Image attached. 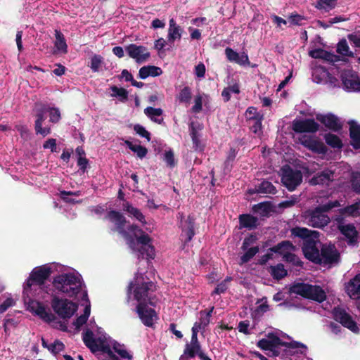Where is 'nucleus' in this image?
Segmentation results:
<instances>
[{
	"label": "nucleus",
	"mask_w": 360,
	"mask_h": 360,
	"mask_svg": "<svg viewBox=\"0 0 360 360\" xmlns=\"http://www.w3.org/2000/svg\"><path fill=\"white\" fill-rule=\"evenodd\" d=\"M192 98L191 89L189 86H184L176 96L180 103H189Z\"/></svg>",
	"instance_id": "45"
},
{
	"label": "nucleus",
	"mask_w": 360,
	"mask_h": 360,
	"mask_svg": "<svg viewBox=\"0 0 360 360\" xmlns=\"http://www.w3.org/2000/svg\"><path fill=\"white\" fill-rule=\"evenodd\" d=\"M103 63V58L101 55L95 54L91 58L90 68L94 72H98Z\"/></svg>",
	"instance_id": "48"
},
{
	"label": "nucleus",
	"mask_w": 360,
	"mask_h": 360,
	"mask_svg": "<svg viewBox=\"0 0 360 360\" xmlns=\"http://www.w3.org/2000/svg\"><path fill=\"white\" fill-rule=\"evenodd\" d=\"M134 131L140 136L145 138L148 141H150V133L147 131L145 127L139 124H136L134 126Z\"/></svg>",
	"instance_id": "55"
},
{
	"label": "nucleus",
	"mask_w": 360,
	"mask_h": 360,
	"mask_svg": "<svg viewBox=\"0 0 360 360\" xmlns=\"http://www.w3.org/2000/svg\"><path fill=\"white\" fill-rule=\"evenodd\" d=\"M250 193L253 194L255 193H269V194H276L277 190L276 187L272 184L271 182L269 181H263L259 185L255 186V191L250 190Z\"/></svg>",
	"instance_id": "31"
},
{
	"label": "nucleus",
	"mask_w": 360,
	"mask_h": 360,
	"mask_svg": "<svg viewBox=\"0 0 360 360\" xmlns=\"http://www.w3.org/2000/svg\"><path fill=\"white\" fill-rule=\"evenodd\" d=\"M257 346L259 348H260L262 350L268 351V350H271V348H273V347H276L277 346H281V345L274 342H272L269 340L263 338V339L259 340L257 342Z\"/></svg>",
	"instance_id": "51"
},
{
	"label": "nucleus",
	"mask_w": 360,
	"mask_h": 360,
	"mask_svg": "<svg viewBox=\"0 0 360 360\" xmlns=\"http://www.w3.org/2000/svg\"><path fill=\"white\" fill-rule=\"evenodd\" d=\"M163 160L166 162L167 166L170 168H174L177 164L174 152L171 149L165 152Z\"/></svg>",
	"instance_id": "53"
},
{
	"label": "nucleus",
	"mask_w": 360,
	"mask_h": 360,
	"mask_svg": "<svg viewBox=\"0 0 360 360\" xmlns=\"http://www.w3.org/2000/svg\"><path fill=\"white\" fill-rule=\"evenodd\" d=\"M351 144L355 149H360V124L356 122H350Z\"/></svg>",
	"instance_id": "30"
},
{
	"label": "nucleus",
	"mask_w": 360,
	"mask_h": 360,
	"mask_svg": "<svg viewBox=\"0 0 360 360\" xmlns=\"http://www.w3.org/2000/svg\"><path fill=\"white\" fill-rule=\"evenodd\" d=\"M292 129L295 133H314V119H295L292 122Z\"/></svg>",
	"instance_id": "15"
},
{
	"label": "nucleus",
	"mask_w": 360,
	"mask_h": 360,
	"mask_svg": "<svg viewBox=\"0 0 360 360\" xmlns=\"http://www.w3.org/2000/svg\"><path fill=\"white\" fill-rule=\"evenodd\" d=\"M303 20H304V17L297 13H292L288 17L291 25H302L301 21Z\"/></svg>",
	"instance_id": "59"
},
{
	"label": "nucleus",
	"mask_w": 360,
	"mask_h": 360,
	"mask_svg": "<svg viewBox=\"0 0 360 360\" xmlns=\"http://www.w3.org/2000/svg\"><path fill=\"white\" fill-rule=\"evenodd\" d=\"M323 139L327 145L335 150H340L343 147L342 141L338 135L326 133L324 134Z\"/></svg>",
	"instance_id": "34"
},
{
	"label": "nucleus",
	"mask_w": 360,
	"mask_h": 360,
	"mask_svg": "<svg viewBox=\"0 0 360 360\" xmlns=\"http://www.w3.org/2000/svg\"><path fill=\"white\" fill-rule=\"evenodd\" d=\"M316 302H319V303H321L324 300H326L327 295H326V289L316 285Z\"/></svg>",
	"instance_id": "63"
},
{
	"label": "nucleus",
	"mask_w": 360,
	"mask_h": 360,
	"mask_svg": "<svg viewBox=\"0 0 360 360\" xmlns=\"http://www.w3.org/2000/svg\"><path fill=\"white\" fill-rule=\"evenodd\" d=\"M267 340H269L272 342H274L283 347H289V348H298L300 347H304V346L302 344H300L299 342H283L278 336H277L274 333H269L267 334Z\"/></svg>",
	"instance_id": "37"
},
{
	"label": "nucleus",
	"mask_w": 360,
	"mask_h": 360,
	"mask_svg": "<svg viewBox=\"0 0 360 360\" xmlns=\"http://www.w3.org/2000/svg\"><path fill=\"white\" fill-rule=\"evenodd\" d=\"M162 70L160 68L154 65L143 66L139 71V77L145 79L148 77H158L162 75Z\"/></svg>",
	"instance_id": "26"
},
{
	"label": "nucleus",
	"mask_w": 360,
	"mask_h": 360,
	"mask_svg": "<svg viewBox=\"0 0 360 360\" xmlns=\"http://www.w3.org/2000/svg\"><path fill=\"white\" fill-rule=\"evenodd\" d=\"M51 274L52 269L46 265H42L33 269L24 285L23 292L27 293L34 285H39L43 289L45 281L49 279Z\"/></svg>",
	"instance_id": "4"
},
{
	"label": "nucleus",
	"mask_w": 360,
	"mask_h": 360,
	"mask_svg": "<svg viewBox=\"0 0 360 360\" xmlns=\"http://www.w3.org/2000/svg\"><path fill=\"white\" fill-rule=\"evenodd\" d=\"M52 284L56 290L70 297L77 295L82 290L79 276L72 273L58 275L53 278Z\"/></svg>",
	"instance_id": "2"
},
{
	"label": "nucleus",
	"mask_w": 360,
	"mask_h": 360,
	"mask_svg": "<svg viewBox=\"0 0 360 360\" xmlns=\"http://www.w3.org/2000/svg\"><path fill=\"white\" fill-rule=\"evenodd\" d=\"M283 260L287 263L291 264L294 266L302 267L303 266V262L295 253L286 252L283 257Z\"/></svg>",
	"instance_id": "42"
},
{
	"label": "nucleus",
	"mask_w": 360,
	"mask_h": 360,
	"mask_svg": "<svg viewBox=\"0 0 360 360\" xmlns=\"http://www.w3.org/2000/svg\"><path fill=\"white\" fill-rule=\"evenodd\" d=\"M225 54L228 60L230 62H234L236 63L237 60L239 59V53L230 47H227L225 49Z\"/></svg>",
	"instance_id": "60"
},
{
	"label": "nucleus",
	"mask_w": 360,
	"mask_h": 360,
	"mask_svg": "<svg viewBox=\"0 0 360 360\" xmlns=\"http://www.w3.org/2000/svg\"><path fill=\"white\" fill-rule=\"evenodd\" d=\"M281 182L290 191H293L302 181V174L300 170L293 169L289 165L281 168Z\"/></svg>",
	"instance_id": "7"
},
{
	"label": "nucleus",
	"mask_w": 360,
	"mask_h": 360,
	"mask_svg": "<svg viewBox=\"0 0 360 360\" xmlns=\"http://www.w3.org/2000/svg\"><path fill=\"white\" fill-rule=\"evenodd\" d=\"M245 252L240 257V264L248 263L252 258H253L257 253L259 252V248L258 246L248 248V250H245Z\"/></svg>",
	"instance_id": "44"
},
{
	"label": "nucleus",
	"mask_w": 360,
	"mask_h": 360,
	"mask_svg": "<svg viewBox=\"0 0 360 360\" xmlns=\"http://www.w3.org/2000/svg\"><path fill=\"white\" fill-rule=\"evenodd\" d=\"M148 305L155 306V303L153 301L152 298H149L148 302L138 303L136 311L141 322L146 326L153 328L154 326V319H157L158 316L155 310L150 308Z\"/></svg>",
	"instance_id": "8"
},
{
	"label": "nucleus",
	"mask_w": 360,
	"mask_h": 360,
	"mask_svg": "<svg viewBox=\"0 0 360 360\" xmlns=\"http://www.w3.org/2000/svg\"><path fill=\"white\" fill-rule=\"evenodd\" d=\"M346 292L352 299H360V274L353 278L345 286Z\"/></svg>",
	"instance_id": "21"
},
{
	"label": "nucleus",
	"mask_w": 360,
	"mask_h": 360,
	"mask_svg": "<svg viewBox=\"0 0 360 360\" xmlns=\"http://www.w3.org/2000/svg\"><path fill=\"white\" fill-rule=\"evenodd\" d=\"M299 141L304 147L315 153V136L304 134L299 138Z\"/></svg>",
	"instance_id": "41"
},
{
	"label": "nucleus",
	"mask_w": 360,
	"mask_h": 360,
	"mask_svg": "<svg viewBox=\"0 0 360 360\" xmlns=\"http://www.w3.org/2000/svg\"><path fill=\"white\" fill-rule=\"evenodd\" d=\"M333 314L335 320L340 322L342 326L354 333L359 332V328L356 323L345 309L340 307L335 308Z\"/></svg>",
	"instance_id": "10"
},
{
	"label": "nucleus",
	"mask_w": 360,
	"mask_h": 360,
	"mask_svg": "<svg viewBox=\"0 0 360 360\" xmlns=\"http://www.w3.org/2000/svg\"><path fill=\"white\" fill-rule=\"evenodd\" d=\"M47 111L49 112V121L53 123H57L60 121L61 116L58 108H46Z\"/></svg>",
	"instance_id": "56"
},
{
	"label": "nucleus",
	"mask_w": 360,
	"mask_h": 360,
	"mask_svg": "<svg viewBox=\"0 0 360 360\" xmlns=\"http://www.w3.org/2000/svg\"><path fill=\"white\" fill-rule=\"evenodd\" d=\"M110 90L112 91V96L118 97L121 102H125L128 99V91L124 88H119L117 86H111Z\"/></svg>",
	"instance_id": "43"
},
{
	"label": "nucleus",
	"mask_w": 360,
	"mask_h": 360,
	"mask_svg": "<svg viewBox=\"0 0 360 360\" xmlns=\"http://www.w3.org/2000/svg\"><path fill=\"white\" fill-rule=\"evenodd\" d=\"M317 244L318 240H316V263L328 267H330L334 264L338 263L339 254L334 245H321V251L319 253Z\"/></svg>",
	"instance_id": "6"
},
{
	"label": "nucleus",
	"mask_w": 360,
	"mask_h": 360,
	"mask_svg": "<svg viewBox=\"0 0 360 360\" xmlns=\"http://www.w3.org/2000/svg\"><path fill=\"white\" fill-rule=\"evenodd\" d=\"M338 229L340 232L347 238L349 244L353 245L356 241L357 231L352 224H344L341 222H339Z\"/></svg>",
	"instance_id": "23"
},
{
	"label": "nucleus",
	"mask_w": 360,
	"mask_h": 360,
	"mask_svg": "<svg viewBox=\"0 0 360 360\" xmlns=\"http://www.w3.org/2000/svg\"><path fill=\"white\" fill-rule=\"evenodd\" d=\"M336 5V0H319L316 2V8L328 11L333 9Z\"/></svg>",
	"instance_id": "50"
},
{
	"label": "nucleus",
	"mask_w": 360,
	"mask_h": 360,
	"mask_svg": "<svg viewBox=\"0 0 360 360\" xmlns=\"http://www.w3.org/2000/svg\"><path fill=\"white\" fill-rule=\"evenodd\" d=\"M127 229L129 231L134 233L138 243L147 246V257L153 259L155 257V250L154 247L150 244L151 238L136 224H131Z\"/></svg>",
	"instance_id": "9"
},
{
	"label": "nucleus",
	"mask_w": 360,
	"mask_h": 360,
	"mask_svg": "<svg viewBox=\"0 0 360 360\" xmlns=\"http://www.w3.org/2000/svg\"><path fill=\"white\" fill-rule=\"evenodd\" d=\"M82 340L86 346L87 340H89L91 344L96 345L97 348H101V346H104L107 343L105 337L101 336L97 338H94V333L89 329H87L83 334Z\"/></svg>",
	"instance_id": "29"
},
{
	"label": "nucleus",
	"mask_w": 360,
	"mask_h": 360,
	"mask_svg": "<svg viewBox=\"0 0 360 360\" xmlns=\"http://www.w3.org/2000/svg\"><path fill=\"white\" fill-rule=\"evenodd\" d=\"M342 213L347 215L358 216L360 214V200L355 204L347 206L342 210Z\"/></svg>",
	"instance_id": "52"
},
{
	"label": "nucleus",
	"mask_w": 360,
	"mask_h": 360,
	"mask_svg": "<svg viewBox=\"0 0 360 360\" xmlns=\"http://www.w3.org/2000/svg\"><path fill=\"white\" fill-rule=\"evenodd\" d=\"M329 217L324 212H321L316 207V228H321L328 224Z\"/></svg>",
	"instance_id": "46"
},
{
	"label": "nucleus",
	"mask_w": 360,
	"mask_h": 360,
	"mask_svg": "<svg viewBox=\"0 0 360 360\" xmlns=\"http://www.w3.org/2000/svg\"><path fill=\"white\" fill-rule=\"evenodd\" d=\"M179 215L181 218V223L179 226L181 229V236H186L184 243L186 244L193 239L195 233L194 230L195 218L191 215H188L186 219L183 220L184 214L179 213Z\"/></svg>",
	"instance_id": "14"
},
{
	"label": "nucleus",
	"mask_w": 360,
	"mask_h": 360,
	"mask_svg": "<svg viewBox=\"0 0 360 360\" xmlns=\"http://www.w3.org/2000/svg\"><path fill=\"white\" fill-rule=\"evenodd\" d=\"M190 135L193 142V148L195 150L202 151L204 149V146L202 144L200 139L199 134L193 123L191 124L190 128Z\"/></svg>",
	"instance_id": "40"
},
{
	"label": "nucleus",
	"mask_w": 360,
	"mask_h": 360,
	"mask_svg": "<svg viewBox=\"0 0 360 360\" xmlns=\"http://www.w3.org/2000/svg\"><path fill=\"white\" fill-rule=\"evenodd\" d=\"M291 238H299L303 240L302 248L304 257L315 263V231L304 227L295 226L290 229Z\"/></svg>",
	"instance_id": "3"
},
{
	"label": "nucleus",
	"mask_w": 360,
	"mask_h": 360,
	"mask_svg": "<svg viewBox=\"0 0 360 360\" xmlns=\"http://www.w3.org/2000/svg\"><path fill=\"white\" fill-rule=\"evenodd\" d=\"M269 272L274 280L280 281L288 276V271L282 263L270 266Z\"/></svg>",
	"instance_id": "33"
},
{
	"label": "nucleus",
	"mask_w": 360,
	"mask_h": 360,
	"mask_svg": "<svg viewBox=\"0 0 360 360\" xmlns=\"http://www.w3.org/2000/svg\"><path fill=\"white\" fill-rule=\"evenodd\" d=\"M295 250V246L292 242L290 240H283L277 245L270 248L269 251L283 256L286 252H290L289 251H294Z\"/></svg>",
	"instance_id": "27"
},
{
	"label": "nucleus",
	"mask_w": 360,
	"mask_h": 360,
	"mask_svg": "<svg viewBox=\"0 0 360 360\" xmlns=\"http://www.w3.org/2000/svg\"><path fill=\"white\" fill-rule=\"evenodd\" d=\"M126 240L127 244L131 250L133 251H138L141 255H146L147 252V246L141 245V248H137V245L139 244L136 240L134 236L130 235L127 231H124L120 233Z\"/></svg>",
	"instance_id": "24"
},
{
	"label": "nucleus",
	"mask_w": 360,
	"mask_h": 360,
	"mask_svg": "<svg viewBox=\"0 0 360 360\" xmlns=\"http://www.w3.org/2000/svg\"><path fill=\"white\" fill-rule=\"evenodd\" d=\"M56 41L54 46L58 51H61L63 53H68V45L63 34L58 30H55Z\"/></svg>",
	"instance_id": "36"
},
{
	"label": "nucleus",
	"mask_w": 360,
	"mask_h": 360,
	"mask_svg": "<svg viewBox=\"0 0 360 360\" xmlns=\"http://www.w3.org/2000/svg\"><path fill=\"white\" fill-rule=\"evenodd\" d=\"M240 229H248V230H253L259 226V220L257 217L250 214H242L238 217Z\"/></svg>",
	"instance_id": "20"
},
{
	"label": "nucleus",
	"mask_w": 360,
	"mask_h": 360,
	"mask_svg": "<svg viewBox=\"0 0 360 360\" xmlns=\"http://www.w3.org/2000/svg\"><path fill=\"white\" fill-rule=\"evenodd\" d=\"M124 144L134 153H136L138 158L142 159L145 158L148 153V149L143 146L133 144L129 140L124 141Z\"/></svg>",
	"instance_id": "39"
},
{
	"label": "nucleus",
	"mask_w": 360,
	"mask_h": 360,
	"mask_svg": "<svg viewBox=\"0 0 360 360\" xmlns=\"http://www.w3.org/2000/svg\"><path fill=\"white\" fill-rule=\"evenodd\" d=\"M144 113L154 122L160 124L163 122V118L158 119L155 117V116L159 117L162 115L163 110L161 108H155L149 106L144 109Z\"/></svg>",
	"instance_id": "38"
},
{
	"label": "nucleus",
	"mask_w": 360,
	"mask_h": 360,
	"mask_svg": "<svg viewBox=\"0 0 360 360\" xmlns=\"http://www.w3.org/2000/svg\"><path fill=\"white\" fill-rule=\"evenodd\" d=\"M257 240V237L255 234L251 233L249 236L245 237L242 243L241 249L243 250H248V248Z\"/></svg>",
	"instance_id": "58"
},
{
	"label": "nucleus",
	"mask_w": 360,
	"mask_h": 360,
	"mask_svg": "<svg viewBox=\"0 0 360 360\" xmlns=\"http://www.w3.org/2000/svg\"><path fill=\"white\" fill-rule=\"evenodd\" d=\"M51 304L54 312L63 319L71 318L78 308L76 303L68 299L59 298L57 296L53 297Z\"/></svg>",
	"instance_id": "5"
},
{
	"label": "nucleus",
	"mask_w": 360,
	"mask_h": 360,
	"mask_svg": "<svg viewBox=\"0 0 360 360\" xmlns=\"http://www.w3.org/2000/svg\"><path fill=\"white\" fill-rule=\"evenodd\" d=\"M44 149H50L51 152H56L57 149L56 140L51 138L46 141L43 144Z\"/></svg>",
	"instance_id": "64"
},
{
	"label": "nucleus",
	"mask_w": 360,
	"mask_h": 360,
	"mask_svg": "<svg viewBox=\"0 0 360 360\" xmlns=\"http://www.w3.org/2000/svg\"><path fill=\"white\" fill-rule=\"evenodd\" d=\"M214 307H212L210 310H202L200 311V319L199 322H195L192 327L191 330H195V332L198 333L199 330H205V328L209 325L210 322V317L212 316V313L213 311Z\"/></svg>",
	"instance_id": "22"
},
{
	"label": "nucleus",
	"mask_w": 360,
	"mask_h": 360,
	"mask_svg": "<svg viewBox=\"0 0 360 360\" xmlns=\"http://www.w3.org/2000/svg\"><path fill=\"white\" fill-rule=\"evenodd\" d=\"M316 58H324L330 62H335L337 58L336 56L326 53V52H323V51L317 49H316Z\"/></svg>",
	"instance_id": "61"
},
{
	"label": "nucleus",
	"mask_w": 360,
	"mask_h": 360,
	"mask_svg": "<svg viewBox=\"0 0 360 360\" xmlns=\"http://www.w3.org/2000/svg\"><path fill=\"white\" fill-rule=\"evenodd\" d=\"M105 219L109 220L111 223L115 225V229L119 232V233L124 231V226L127 223L126 218L124 215L118 211L110 210L108 212Z\"/></svg>",
	"instance_id": "17"
},
{
	"label": "nucleus",
	"mask_w": 360,
	"mask_h": 360,
	"mask_svg": "<svg viewBox=\"0 0 360 360\" xmlns=\"http://www.w3.org/2000/svg\"><path fill=\"white\" fill-rule=\"evenodd\" d=\"M316 121L325 126L326 128L337 131L342 128V124L338 117L331 113L317 114Z\"/></svg>",
	"instance_id": "16"
},
{
	"label": "nucleus",
	"mask_w": 360,
	"mask_h": 360,
	"mask_svg": "<svg viewBox=\"0 0 360 360\" xmlns=\"http://www.w3.org/2000/svg\"><path fill=\"white\" fill-rule=\"evenodd\" d=\"M347 179L351 177L352 186L354 191L360 193V173L351 172L350 166L342 162L338 166L331 165L330 168L316 172V185L328 187L335 177Z\"/></svg>",
	"instance_id": "1"
},
{
	"label": "nucleus",
	"mask_w": 360,
	"mask_h": 360,
	"mask_svg": "<svg viewBox=\"0 0 360 360\" xmlns=\"http://www.w3.org/2000/svg\"><path fill=\"white\" fill-rule=\"evenodd\" d=\"M182 29L180 26L177 27L169 28L168 30V41L173 43L176 39H180L181 38Z\"/></svg>",
	"instance_id": "49"
},
{
	"label": "nucleus",
	"mask_w": 360,
	"mask_h": 360,
	"mask_svg": "<svg viewBox=\"0 0 360 360\" xmlns=\"http://www.w3.org/2000/svg\"><path fill=\"white\" fill-rule=\"evenodd\" d=\"M123 210L127 212L131 217H134L137 221L141 222L142 225L147 224L145 216L141 211L134 207L129 202H126L123 204Z\"/></svg>",
	"instance_id": "25"
},
{
	"label": "nucleus",
	"mask_w": 360,
	"mask_h": 360,
	"mask_svg": "<svg viewBox=\"0 0 360 360\" xmlns=\"http://www.w3.org/2000/svg\"><path fill=\"white\" fill-rule=\"evenodd\" d=\"M344 88L347 91H360V77L352 70H345L342 74Z\"/></svg>",
	"instance_id": "13"
},
{
	"label": "nucleus",
	"mask_w": 360,
	"mask_h": 360,
	"mask_svg": "<svg viewBox=\"0 0 360 360\" xmlns=\"http://www.w3.org/2000/svg\"><path fill=\"white\" fill-rule=\"evenodd\" d=\"M128 56L134 59L137 63L146 62L150 57V53L148 49L141 45L130 44L125 47Z\"/></svg>",
	"instance_id": "11"
},
{
	"label": "nucleus",
	"mask_w": 360,
	"mask_h": 360,
	"mask_svg": "<svg viewBox=\"0 0 360 360\" xmlns=\"http://www.w3.org/2000/svg\"><path fill=\"white\" fill-rule=\"evenodd\" d=\"M202 352L201 345H193L186 343L184 350V354L181 356L183 359L184 356L187 358L193 359L196 356H199V354Z\"/></svg>",
	"instance_id": "35"
},
{
	"label": "nucleus",
	"mask_w": 360,
	"mask_h": 360,
	"mask_svg": "<svg viewBox=\"0 0 360 360\" xmlns=\"http://www.w3.org/2000/svg\"><path fill=\"white\" fill-rule=\"evenodd\" d=\"M86 347L90 349V351L95 354L97 352H102L104 354H107L111 349L110 345L106 343L104 346H101V348H97L96 345H93L91 344L89 340H87Z\"/></svg>",
	"instance_id": "57"
},
{
	"label": "nucleus",
	"mask_w": 360,
	"mask_h": 360,
	"mask_svg": "<svg viewBox=\"0 0 360 360\" xmlns=\"http://www.w3.org/2000/svg\"><path fill=\"white\" fill-rule=\"evenodd\" d=\"M348 39L355 47L360 48V32H356L348 35Z\"/></svg>",
	"instance_id": "62"
},
{
	"label": "nucleus",
	"mask_w": 360,
	"mask_h": 360,
	"mask_svg": "<svg viewBox=\"0 0 360 360\" xmlns=\"http://www.w3.org/2000/svg\"><path fill=\"white\" fill-rule=\"evenodd\" d=\"M290 294H296L304 298L315 300V285L295 282L289 288Z\"/></svg>",
	"instance_id": "12"
},
{
	"label": "nucleus",
	"mask_w": 360,
	"mask_h": 360,
	"mask_svg": "<svg viewBox=\"0 0 360 360\" xmlns=\"http://www.w3.org/2000/svg\"><path fill=\"white\" fill-rule=\"evenodd\" d=\"M47 110L45 107L38 110L36 113V120L34 123V129L37 134H41L44 137L51 134L50 127H42L43 122L46 120L45 114Z\"/></svg>",
	"instance_id": "19"
},
{
	"label": "nucleus",
	"mask_w": 360,
	"mask_h": 360,
	"mask_svg": "<svg viewBox=\"0 0 360 360\" xmlns=\"http://www.w3.org/2000/svg\"><path fill=\"white\" fill-rule=\"evenodd\" d=\"M152 281L143 282L141 285H138L134 290V299L141 302H148V291L153 286Z\"/></svg>",
	"instance_id": "18"
},
{
	"label": "nucleus",
	"mask_w": 360,
	"mask_h": 360,
	"mask_svg": "<svg viewBox=\"0 0 360 360\" xmlns=\"http://www.w3.org/2000/svg\"><path fill=\"white\" fill-rule=\"evenodd\" d=\"M263 119L264 115H257L256 117H249L248 122L250 125V131L257 135H260L262 133V122Z\"/></svg>",
	"instance_id": "32"
},
{
	"label": "nucleus",
	"mask_w": 360,
	"mask_h": 360,
	"mask_svg": "<svg viewBox=\"0 0 360 360\" xmlns=\"http://www.w3.org/2000/svg\"><path fill=\"white\" fill-rule=\"evenodd\" d=\"M32 309L37 315L46 322L50 323L56 319L55 315L47 311L44 305L39 302H36V307H32Z\"/></svg>",
	"instance_id": "28"
},
{
	"label": "nucleus",
	"mask_w": 360,
	"mask_h": 360,
	"mask_svg": "<svg viewBox=\"0 0 360 360\" xmlns=\"http://www.w3.org/2000/svg\"><path fill=\"white\" fill-rule=\"evenodd\" d=\"M337 51L340 54L346 56H353V53L349 50V47L345 39H342L339 41L337 46Z\"/></svg>",
	"instance_id": "47"
},
{
	"label": "nucleus",
	"mask_w": 360,
	"mask_h": 360,
	"mask_svg": "<svg viewBox=\"0 0 360 360\" xmlns=\"http://www.w3.org/2000/svg\"><path fill=\"white\" fill-rule=\"evenodd\" d=\"M64 344L58 340H56L54 342L49 345V347H48V349L55 355L64 350Z\"/></svg>",
	"instance_id": "54"
}]
</instances>
